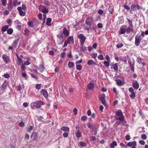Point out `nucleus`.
Wrapping results in <instances>:
<instances>
[{"label":"nucleus","instance_id":"dca6fc26","mask_svg":"<svg viewBox=\"0 0 148 148\" xmlns=\"http://www.w3.org/2000/svg\"><path fill=\"white\" fill-rule=\"evenodd\" d=\"M127 145L130 147H131L133 146H136V142L135 141H134L132 142H129L127 143Z\"/></svg>","mask_w":148,"mask_h":148},{"label":"nucleus","instance_id":"b1692460","mask_svg":"<svg viewBox=\"0 0 148 148\" xmlns=\"http://www.w3.org/2000/svg\"><path fill=\"white\" fill-rule=\"evenodd\" d=\"M51 18H47V22L46 23V24L49 26L51 25Z\"/></svg>","mask_w":148,"mask_h":148},{"label":"nucleus","instance_id":"f3484780","mask_svg":"<svg viewBox=\"0 0 148 148\" xmlns=\"http://www.w3.org/2000/svg\"><path fill=\"white\" fill-rule=\"evenodd\" d=\"M41 92L45 98H47L48 96L47 91L45 90L42 89L41 90Z\"/></svg>","mask_w":148,"mask_h":148},{"label":"nucleus","instance_id":"79ce46f5","mask_svg":"<svg viewBox=\"0 0 148 148\" xmlns=\"http://www.w3.org/2000/svg\"><path fill=\"white\" fill-rule=\"evenodd\" d=\"M76 68L77 70L80 71L82 69V66L81 65L79 64L76 65Z\"/></svg>","mask_w":148,"mask_h":148},{"label":"nucleus","instance_id":"a19ab883","mask_svg":"<svg viewBox=\"0 0 148 148\" xmlns=\"http://www.w3.org/2000/svg\"><path fill=\"white\" fill-rule=\"evenodd\" d=\"M99 59L101 60H103L104 59V57L102 54L99 55L97 57Z\"/></svg>","mask_w":148,"mask_h":148},{"label":"nucleus","instance_id":"774afa93","mask_svg":"<svg viewBox=\"0 0 148 148\" xmlns=\"http://www.w3.org/2000/svg\"><path fill=\"white\" fill-rule=\"evenodd\" d=\"M31 75L32 77L33 78H35V79H38L37 77L36 76L33 74H31Z\"/></svg>","mask_w":148,"mask_h":148},{"label":"nucleus","instance_id":"2f4dec72","mask_svg":"<svg viewBox=\"0 0 148 148\" xmlns=\"http://www.w3.org/2000/svg\"><path fill=\"white\" fill-rule=\"evenodd\" d=\"M6 88V85L5 84V82H4L2 85L1 86L0 88H1V90H4Z\"/></svg>","mask_w":148,"mask_h":148},{"label":"nucleus","instance_id":"393cba45","mask_svg":"<svg viewBox=\"0 0 148 148\" xmlns=\"http://www.w3.org/2000/svg\"><path fill=\"white\" fill-rule=\"evenodd\" d=\"M117 145V144L116 141H113L112 142L110 143V147H114Z\"/></svg>","mask_w":148,"mask_h":148},{"label":"nucleus","instance_id":"c03bdc74","mask_svg":"<svg viewBox=\"0 0 148 148\" xmlns=\"http://www.w3.org/2000/svg\"><path fill=\"white\" fill-rule=\"evenodd\" d=\"M44 4L47 6H49L50 5V3L47 1L46 0H45V1L44 2Z\"/></svg>","mask_w":148,"mask_h":148},{"label":"nucleus","instance_id":"a18cd8bd","mask_svg":"<svg viewBox=\"0 0 148 148\" xmlns=\"http://www.w3.org/2000/svg\"><path fill=\"white\" fill-rule=\"evenodd\" d=\"M1 2L2 5L4 6H5L7 3L6 0H1Z\"/></svg>","mask_w":148,"mask_h":148},{"label":"nucleus","instance_id":"6e6d98bb","mask_svg":"<svg viewBox=\"0 0 148 148\" xmlns=\"http://www.w3.org/2000/svg\"><path fill=\"white\" fill-rule=\"evenodd\" d=\"M97 27L99 28H101L103 27V25L101 23H99L97 24Z\"/></svg>","mask_w":148,"mask_h":148},{"label":"nucleus","instance_id":"7ed1b4c3","mask_svg":"<svg viewBox=\"0 0 148 148\" xmlns=\"http://www.w3.org/2000/svg\"><path fill=\"white\" fill-rule=\"evenodd\" d=\"M78 38L79 39L81 45H84V42L86 39V37L83 34H80L78 36Z\"/></svg>","mask_w":148,"mask_h":148},{"label":"nucleus","instance_id":"de8ad7c7","mask_svg":"<svg viewBox=\"0 0 148 148\" xmlns=\"http://www.w3.org/2000/svg\"><path fill=\"white\" fill-rule=\"evenodd\" d=\"M123 46V44L122 43L118 44L116 45V47L119 48L122 47Z\"/></svg>","mask_w":148,"mask_h":148},{"label":"nucleus","instance_id":"37998d69","mask_svg":"<svg viewBox=\"0 0 148 148\" xmlns=\"http://www.w3.org/2000/svg\"><path fill=\"white\" fill-rule=\"evenodd\" d=\"M25 65L23 64H22L21 67V71L22 72H23L25 71Z\"/></svg>","mask_w":148,"mask_h":148},{"label":"nucleus","instance_id":"4c0bfd02","mask_svg":"<svg viewBox=\"0 0 148 148\" xmlns=\"http://www.w3.org/2000/svg\"><path fill=\"white\" fill-rule=\"evenodd\" d=\"M22 60L21 59V58H20L19 57H18V60L17 61V64L18 65H20L22 62Z\"/></svg>","mask_w":148,"mask_h":148},{"label":"nucleus","instance_id":"f8f14e48","mask_svg":"<svg viewBox=\"0 0 148 148\" xmlns=\"http://www.w3.org/2000/svg\"><path fill=\"white\" fill-rule=\"evenodd\" d=\"M111 66L112 67V69H113L115 71H117L118 70V67L117 63L112 64H111Z\"/></svg>","mask_w":148,"mask_h":148},{"label":"nucleus","instance_id":"69168bd1","mask_svg":"<svg viewBox=\"0 0 148 148\" xmlns=\"http://www.w3.org/2000/svg\"><path fill=\"white\" fill-rule=\"evenodd\" d=\"M65 52H63L62 53L60 54V57L61 58H63L64 57L65 55Z\"/></svg>","mask_w":148,"mask_h":148},{"label":"nucleus","instance_id":"72a5a7b5","mask_svg":"<svg viewBox=\"0 0 148 148\" xmlns=\"http://www.w3.org/2000/svg\"><path fill=\"white\" fill-rule=\"evenodd\" d=\"M76 136L77 137L80 138L81 137V134L80 131L79 130H78L77 132L76 133Z\"/></svg>","mask_w":148,"mask_h":148},{"label":"nucleus","instance_id":"c9c22d12","mask_svg":"<svg viewBox=\"0 0 148 148\" xmlns=\"http://www.w3.org/2000/svg\"><path fill=\"white\" fill-rule=\"evenodd\" d=\"M97 53H92L90 54V56L92 58H96L97 56Z\"/></svg>","mask_w":148,"mask_h":148},{"label":"nucleus","instance_id":"09e8293b","mask_svg":"<svg viewBox=\"0 0 148 148\" xmlns=\"http://www.w3.org/2000/svg\"><path fill=\"white\" fill-rule=\"evenodd\" d=\"M41 85L40 84H37L36 85V88L38 90H39L40 88Z\"/></svg>","mask_w":148,"mask_h":148},{"label":"nucleus","instance_id":"13d9d810","mask_svg":"<svg viewBox=\"0 0 148 148\" xmlns=\"http://www.w3.org/2000/svg\"><path fill=\"white\" fill-rule=\"evenodd\" d=\"M3 76L5 78H8L10 77L9 74L8 73H6L5 74H4V75H3Z\"/></svg>","mask_w":148,"mask_h":148},{"label":"nucleus","instance_id":"0e129e2a","mask_svg":"<svg viewBox=\"0 0 148 148\" xmlns=\"http://www.w3.org/2000/svg\"><path fill=\"white\" fill-rule=\"evenodd\" d=\"M68 133L66 132H64L63 134V136L65 138H66L68 137Z\"/></svg>","mask_w":148,"mask_h":148},{"label":"nucleus","instance_id":"9d476101","mask_svg":"<svg viewBox=\"0 0 148 148\" xmlns=\"http://www.w3.org/2000/svg\"><path fill=\"white\" fill-rule=\"evenodd\" d=\"M140 6L137 4H132L131 7V10L133 11H136L137 10L139 9Z\"/></svg>","mask_w":148,"mask_h":148},{"label":"nucleus","instance_id":"0eeeda50","mask_svg":"<svg viewBox=\"0 0 148 148\" xmlns=\"http://www.w3.org/2000/svg\"><path fill=\"white\" fill-rule=\"evenodd\" d=\"M141 36H138L137 35L136 36L135 38V44L136 46H138L140 43V42L141 40Z\"/></svg>","mask_w":148,"mask_h":148},{"label":"nucleus","instance_id":"603ef678","mask_svg":"<svg viewBox=\"0 0 148 148\" xmlns=\"http://www.w3.org/2000/svg\"><path fill=\"white\" fill-rule=\"evenodd\" d=\"M18 44V41L16 40H15L13 42V46L14 47H16Z\"/></svg>","mask_w":148,"mask_h":148},{"label":"nucleus","instance_id":"20e7f679","mask_svg":"<svg viewBox=\"0 0 148 148\" xmlns=\"http://www.w3.org/2000/svg\"><path fill=\"white\" fill-rule=\"evenodd\" d=\"M128 90L130 93L129 95L130 97L132 99H134L136 96L135 92H134V90L132 87L129 88Z\"/></svg>","mask_w":148,"mask_h":148},{"label":"nucleus","instance_id":"6e6552de","mask_svg":"<svg viewBox=\"0 0 148 148\" xmlns=\"http://www.w3.org/2000/svg\"><path fill=\"white\" fill-rule=\"evenodd\" d=\"M105 96L104 95H101L100 97V100L101 101L102 103L105 106L107 107V104L106 103L105 100Z\"/></svg>","mask_w":148,"mask_h":148},{"label":"nucleus","instance_id":"39448f33","mask_svg":"<svg viewBox=\"0 0 148 148\" xmlns=\"http://www.w3.org/2000/svg\"><path fill=\"white\" fill-rule=\"evenodd\" d=\"M39 9L40 11L44 13H47L49 12L48 9H47L46 6L42 5H40L39 6Z\"/></svg>","mask_w":148,"mask_h":148},{"label":"nucleus","instance_id":"680f3d73","mask_svg":"<svg viewBox=\"0 0 148 148\" xmlns=\"http://www.w3.org/2000/svg\"><path fill=\"white\" fill-rule=\"evenodd\" d=\"M9 14V11L6 10H5L3 12V14L5 15H7Z\"/></svg>","mask_w":148,"mask_h":148},{"label":"nucleus","instance_id":"49530a36","mask_svg":"<svg viewBox=\"0 0 148 148\" xmlns=\"http://www.w3.org/2000/svg\"><path fill=\"white\" fill-rule=\"evenodd\" d=\"M104 63L105 66L106 67L109 66L110 65L109 62L107 61H104Z\"/></svg>","mask_w":148,"mask_h":148},{"label":"nucleus","instance_id":"1a4fd4ad","mask_svg":"<svg viewBox=\"0 0 148 148\" xmlns=\"http://www.w3.org/2000/svg\"><path fill=\"white\" fill-rule=\"evenodd\" d=\"M2 57L3 60L5 63H7L10 61V59L5 54L3 55Z\"/></svg>","mask_w":148,"mask_h":148},{"label":"nucleus","instance_id":"e433bc0d","mask_svg":"<svg viewBox=\"0 0 148 148\" xmlns=\"http://www.w3.org/2000/svg\"><path fill=\"white\" fill-rule=\"evenodd\" d=\"M28 24L29 27H33L34 26V22L33 21H28Z\"/></svg>","mask_w":148,"mask_h":148},{"label":"nucleus","instance_id":"2eb2a0df","mask_svg":"<svg viewBox=\"0 0 148 148\" xmlns=\"http://www.w3.org/2000/svg\"><path fill=\"white\" fill-rule=\"evenodd\" d=\"M17 1V0H15L13 1L12 3L14 6L15 7L20 5L21 2L20 1L18 2Z\"/></svg>","mask_w":148,"mask_h":148},{"label":"nucleus","instance_id":"4be33fe9","mask_svg":"<svg viewBox=\"0 0 148 148\" xmlns=\"http://www.w3.org/2000/svg\"><path fill=\"white\" fill-rule=\"evenodd\" d=\"M8 8L10 11H11L13 8V5L12 3H8Z\"/></svg>","mask_w":148,"mask_h":148},{"label":"nucleus","instance_id":"4d7b16f0","mask_svg":"<svg viewBox=\"0 0 148 148\" xmlns=\"http://www.w3.org/2000/svg\"><path fill=\"white\" fill-rule=\"evenodd\" d=\"M125 139L127 140H129L130 139V136L129 135H127L125 137Z\"/></svg>","mask_w":148,"mask_h":148},{"label":"nucleus","instance_id":"ddd939ff","mask_svg":"<svg viewBox=\"0 0 148 148\" xmlns=\"http://www.w3.org/2000/svg\"><path fill=\"white\" fill-rule=\"evenodd\" d=\"M63 34L66 37L68 36L69 34V32L66 28H64L63 29L62 35Z\"/></svg>","mask_w":148,"mask_h":148},{"label":"nucleus","instance_id":"5fc2aeb1","mask_svg":"<svg viewBox=\"0 0 148 148\" xmlns=\"http://www.w3.org/2000/svg\"><path fill=\"white\" fill-rule=\"evenodd\" d=\"M82 46L81 50L83 51H85L86 50V47L84 46V45H81Z\"/></svg>","mask_w":148,"mask_h":148},{"label":"nucleus","instance_id":"412c9836","mask_svg":"<svg viewBox=\"0 0 148 148\" xmlns=\"http://www.w3.org/2000/svg\"><path fill=\"white\" fill-rule=\"evenodd\" d=\"M126 29L123 28L121 27L119 30V34H124L126 32Z\"/></svg>","mask_w":148,"mask_h":148},{"label":"nucleus","instance_id":"a211bd4d","mask_svg":"<svg viewBox=\"0 0 148 148\" xmlns=\"http://www.w3.org/2000/svg\"><path fill=\"white\" fill-rule=\"evenodd\" d=\"M67 41L69 42V44L73 43L74 40L73 37L72 36H70L69 37L68 40H67Z\"/></svg>","mask_w":148,"mask_h":148},{"label":"nucleus","instance_id":"423d86ee","mask_svg":"<svg viewBox=\"0 0 148 148\" xmlns=\"http://www.w3.org/2000/svg\"><path fill=\"white\" fill-rule=\"evenodd\" d=\"M93 20V18L92 17H89L87 18L85 21L86 23L89 26V27L91 28L92 22Z\"/></svg>","mask_w":148,"mask_h":148},{"label":"nucleus","instance_id":"58836bf2","mask_svg":"<svg viewBox=\"0 0 148 148\" xmlns=\"http://www.w3.org/2000/svg\"><path fill=\"white\" fill-rule=\"evenodd\" d=\"M79 144L81 147H85L86 146V143L83 142H80L79 143Z\"/></svg>","mask_w":148,"mask_h":148},{"label":"nucleus","instance_id":"f03ea898","mask_svg":"<svg viewBox=\"0 0 148 148\" xmlns=\"http://www.w3.org/2000/svg\"><path fill=\"white\" fill-rule=\"evenodd\" d=\"M116 119L117 120H120V121H117V123L119 125H123L126 123L125 118L123 115L122 116H116Z\"/></svg>","mask_w":148,"mask_h":148},{"label":"nucleus","instance_id":"6ab92c4d","mask_svg":"<svg viewBox=\"0 0 148 148\" xmlns=\"http://www.w3.org/2000/svg\"><path fill=\"white\" fill-rule=\"evenodd\" d=\"M87 64L88 65H95L96 62L92 60H90L88 61Z\"/></svg>","mask_w":148,"mask_h":148},{"label":"nucleus","instance_id":"864d4df0","mask_svg":"<svg viewBox=\"0 0 148 148\" xmlns=\"http://www.w3.org/2000/svg\"><path fill=\"white\" fill-rule=\"evenodd\" d=\"M91 138L90 140L91 141H94L96 139V138L95 136H92L90 137Z\"/></svg>","mask_w":148,"mask_h":148},{"label":"nucleus","instance_id":"bb28decb","mask_svg":"<svg viewBox=\"0 0 148 148\" xmlns=\"http://www.w3.org/2000/svg\"><path fill=\"white\" fill-rule=\"evenodd\" d=\"M116 116H122L123 115V112L121 110H119L116 111Z\"/></svg>","mask_w":148,"mask_h":148},{"label":"nucleus","instance_id":"338daca9","mask_svg":"<svg viewBox=\"0 0 148 148\" xmlns=\"http://www.w3.org/2000/svg\"><path fill=\"white\" fill-rule=\"evenodd\" d=\"M141 138L143 140H145L147 138V136L145 134H143L141 136Z\"/></svg>","mask_w":148,"mask_h":148},{"label":"nucleus","instance_id":"f704fd0d","mask_svg":"<svg viewBox=\"0 0 148 148\" xmlns=\"http://www.w3.org/2000/svg\"><path fill=\"white\" fill-rule=\"evenodd\" d=\"M13 32V29L11 28H10L7 30V33L9 34H11Z\"/></svg>","mask_w":148,"mask_h":148},{"label":"nucleus","instance_id":"052dcab7","mask_svg":"<svg viewBox=\"0 0 148 148\" xmlns=\"http://www.w3.org/2000/svg\"><path fill=\"white\" fill-rule=\"evenodd\" d=\"M29 33V31L27 29H25L24 30V35H27L28 34V33Z\"/></svg>","mask_w":148,"mask_h":148},{"label":"nucleus","instance_id":"bf43d9fd","mask_svg":"<svg viewBox=\"0 0 148 148\" xmlns=\"http://www.w3.org/2000/svg\"><path fill=\"white\" fill-rule=\"evenodd\" d=\"M22 89V87L21 85H19L18 86V87L17 90V91H20Z\"/></svg>","mask_w":148,"mask_h":148},{"label":"nucleus","instance_id":"7c9ffc66","mask_svg":"<svg viewBox=\"0 0 148 148\" xmlns=\"http://www.w3.org/2000/svg\"><path fill=\"white\" fill-rule=\"evenodd\" d=\"M116 81L117 84L118 85L121 86L122 85V82L120 80L116 79Z\"/></svg>","mask_w":148,"mask_h":148},{"label":"nucleus","instance_id":"a878e982","mask_svg":"<svg viewBox=\"0 0 148 148\" xmlns=\"http://www.w3.org/2000/svg\"><path fill=\"white\" fill-rule=\"evenodd\" d=\"M88 88L91 90L94 87V85L93 83H89L88 84Z\"/></svg>","mask_w":148,"mask_h":148},{"label":"nucleus","instance_id":"ea45409f","mask_svg":"<svg viewBox=\"0 0 148 148\" xmlns=\"http://www.w3.org/2000/svg\"><path fill=\"white\" fill-rule=\"evenodd\" d=\"M16 28L19 29L20 30L21 28V23H18V24L16 25Z\"/></svg>","mask_w":148,"mask_h":148},{"label":"nucleus","instance_id":"c756f323","mask_svg":"<svg viewBox=\"0 0 148 148\" xmlns=\"http://www.w3.org/2000/svg\"><path fill=\"white\" fill-rule=\"evenodd\" d=\"M69 67L70 68H72L73 67L74 64L72 62H69L68 64Z\"/></svg>","mask_w":148,"mask_h":148},{"label":"nucleus","instance_id":"c85d7f7f","mask_svg":"<svg viewBox=\"0 0 148 148\" xmlns=\"http://www.w3.org/2000/svg\"><path fill=\"white\" fill-rule=\"evenodd\" d=\"M133 31V29L130 27H128L126 29V32L127 34H129L131 32H132Z\"/></svg>","mask_w":148,"mask_h":148},{"label":"nucleus","instance_id":"9b49d317","mask_svg":"<svg viewBox=\"0 0 148 148\" xmlns=\"http://www.w3.org/2000/svg\"><path fill=\"white\" fill-rule=\"evenodd\" d=\"M17 10L19 12V14L21 16H24L25 15V12H23L22 10V8L21 7H18Z\"/></svg>","mask_w":148,"mask_h":148},{"label":"nucleus","instance_id":"cd10ccee","mask_svg":"<svg viewBox=\"0 0 148 148\" xmlns=\"http://www.w3.org/2000/svg\"><path fill=\"white\" fill-rule=\"evenodd\" d=\"M9 27V26L8 25H5L2 28V33H3L4 32L6 31Z\"/></svg>","mask_w":148,"mask_h":148},{"label":"nucleus","instance_id":"3c124183","mask_svg":"<svg viewBox=\"0 0 148 148\" xmlns=\"http://www.w3.org/2000/svg\"><path fill=\"white\" fill-rule=\"evenodd\" d=\"M87 119V117L86 116H83L81 118V120L83 121H85Z\"/></svg>","mask_w":148,"mask_h":148},{"label":"nucleus","instance_id":"e2e57ef3","mask_svg":"<svg viewBox=\"0 0 148 148\" xmlns=\"http://www.w3.org/2000/svg\"><path fill=\"white\" fill-rule=\"evenodd\" d=\"M82 59L79 60H77L75 62V64H80L82 62Z\"/></svg>","mask_w":148,"mask_h":148},{"label":"nucleus","instance_id":"aec40b11","mask_svg":"<svg viewBox=\"0 0 148 148\" xmlns=\"http://www.w3.org/2000/svg\"><path fill=\"white\" fill-rule=\"evenodd\" d=\"M142 59L139 57H138L136 59V61L139 64H141L143 65H145L146 64L144 62H142L141 61Z\"/></svg>","mask_w":148,"mask_h":148},{"label":"nucleus","instance_id":"473e14b6","mask_svg":"<svg viewBox=\"0 0 148 148\" xmlns=\"http://www.w3.org/2000/svg\"><path fill=\"white\" fill-rule=\"evenodd\" d=\"M44 67L42 65H39L38 69L40 72H42L44 70Z\"/></svg>","mask_w":148,"mask_h":148},{"label":"nucleus","instance_id":"4468645a","mask_svg":"<svg viewBox=\"0 0 148 148\" xmlns=\"http://www.w3.org/2000/svg\"><path fill=\"white\" fill-rule=\"evenodd\" d=\"M133 86L134 89L137 90L139 88V84L137 82L135 81L133 83Z\"/></svg>","mask_w":148,"mask_h":148},{"label":"nucleus","instance_id":"8fccbe9b","mask_svg":"<svg viewBox=\"0 0 148 148\" xmlns=\"http://www.w3.org/2000/svg\"><path fill=\"white\" fill-rule=\"evenodd\" d=\"M127 20L128 21V22L130 26H132L133 25H132V21L130 20V19L127 18Z\"/></svg>","mask_w":148,"mask_h":148},{"label":"nucleus","instance_id":"f257e3e1","mask_svg":"<svg viewBox=\"0 0 148 148\" xmlns=\"http://www.w3.org/2000/svg\"><path fill=\"white\" fill-rule=\"evenodd\" d=\"M44 104L45 103L43 101H38L32 103L31 104V106L32 109H34L35 108H39L41 106Z\"/></svg>","mask_w":148,"mask_h":148},{"label":"nucleus","instance_id":"5701e85b","mask_svg":"<svg viewBox=\"0 0 148 148\" xmlns=\"http://www.w3.org/2000/svg\"><path fill=\"white\" fill-rule=\"evenodd\" d=\"M61 129L64 131L69 132V129L68 127L64 126L62 127L61 128Z\"/></svg>","mask_w":148,"mask_h":148}]
</instances>
